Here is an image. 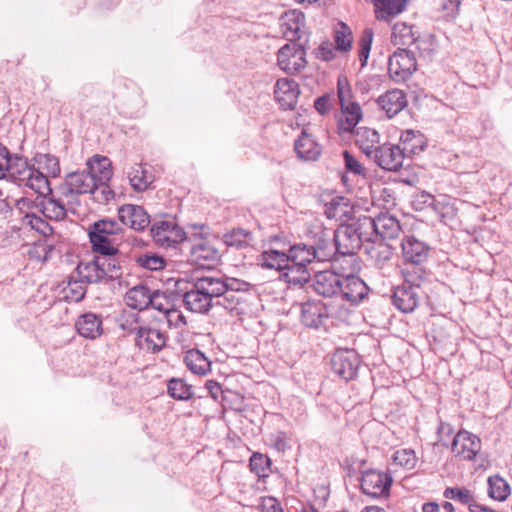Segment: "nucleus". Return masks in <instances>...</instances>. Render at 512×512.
I'll use <instances>...</instances> for the list:
<instances>
[{"label":"nucleus","mask_w":512,"mask_h":512,"mask_svg":"<svg viewBox=\"0 0 512 512\" xmlns=\"http://www.w3.org/2000/svg\"><path fill=\"white\" fill-rule=\"evenodd\" d=\"M334 42L336 50L340 52H349L352 49L353 34L346 23L339 22L335 27Z\"/></svg>","instance_id":"obj_47"},{"label":"nucleus","mask_w":512,"mask_h":512,"mask_svg":"<svg viewBox=\"0 0 512 512\" xmlns=\"http://www.w3.org/2000/svg\"><path fill=\"white\" fill-rule=\"evenodd\" d=\"M402 275L404 283L394 288L392 303L401 312L411 313L419 305V292L427 273L424 268L411 270L404 267Z\"/></svg>","instance_id":"obj_3"},{"label":"nucleus","mask_w":512,"mask_h":512,"mask_svg":"<svg viewBox=\"0 0 512 512\" xmlns=\"http://www.w3.org/2000/svg\"><path fill=\"white\" fill-rule=\"evenodd\" d=\"M299 93L298 83L293 79L281 78L275 84V99L284 109L295 108Z\"/></svg>","instance_id":"obj_23"},{"label":"nucleus","mask_w":512,"mask_h":512,"mask_svg":"<svg viewBox=\"0 0 512 512\" xmlns=\"http://www.w3.org/2000/svg\"><path fill=\"white\" fill-rule=\"evenodd\" d=\"M364 232L370 239L386 242L396 239L401 233L399 220L388 213H380L377 217L362 216Z\"/></svg>","instance_id":"obj_6"},{"label":"nucleus","mask_w":512,"mask_h":512,"mask_svg":"<svg viewBox=\"0 0 512 512\" xmlns=\"http://www.w3.org/2000/svg\"><path fill=\"white\" fill-rule=\"evenodd\" d=\"M118 218L123 224L135 231L145 230L151 223L146 210L135 204H124L118 208Z\"/></svg>","instance_id":"obj_18"},{"label":"nucleus","mask_w":512,"mask_h":512,"mask_svg":"<svg viewBox=\"0 0 512 512\" xmlns=\"http://www.w3.org/2000/svg\"><path fill=\"white\" fill-rule=\"evenodd\" d=\"M332 105L333 97L330 94H324L314 101V108L321 115H325L332 108Z\"/></svg>","instance_id":"obj_62"},{"label":"nucleus","mask_w":512,"mask_h":512,"mask_svg":"<svg viewBox=\"0 0 512 512\" xmlns=\"http://www.w3.org/2000/svg\"><path fill=\"white\" fill-rule=\"evenodd\" d=\"M137 264L150 271H158L165 267L166 261L157 254H143L137 257Z\"/></svg>","instance_id":"obj_54"},{"label":"nucleus","mask_w":512,"mask_h":512,"mask_svg":"<svg viewBox=\"0 0 512 512\" xmlns=\"http://www.w3.org/2000/svg\"><path fill=\"white\" fill-rule=\"evenodd\" d=\"M402 255L406 266L411 270L423 268V263L428 260L431 247L415 236H405L401 242Z\"/></svg>","instance_id":"obj_10"},{"label":"nucleus","mask_w":512,"mask_h":512,"mask_svg":"<svg viewBox=\"0 0 512 512\" xmlns=\"http://www.w3.org/2000/svg\"><path fill=\"white\" fill-rule=\"evenodd\" d=\"M415 202L427 207H432L437 212L440 210L441 203L437 201L433 195L425 191L417 195Z\"/></svg>","instance_id":"obj_64"},{"label":"nucleus","mask_w":512,"mask_h":512,"mask_svg":"<svg viewBox=\"0 0 512 512\" xmlns=\"http://www.w3.org/2000/svg\"><path fill=\"white\" fill-rule=\"evenodd\" d=\"M375 14L378 20L388 21L400 14L406 5V0H373Z\"/></svg>","instance_id":"obj_41"},{"label":"nucleus","mask_w":512,"mask_h":512,"mask_svg":"<svg viewBox=\"0 0 512 512\" xmlns=\"http://www.w3.org/2000/svg\"><path fill=\"white\" fill-rule=\"evenodd\" d=\"M86 166L97 185L108 183L112 177L111 161L105 156L94 155L87 161Z\"/></svg>","instance_id":"obj_32"},{"label":"nucleus","mask_w":512,"mask_h":512,"mask_svg":"<svg viewBox=\"0 0 512 512\" xmlns=\"http://www.w3.org/2000/svg\"><path fill=\"white\" fill-rule=\"evenodd\" d=\"M269 442L271 447L278 452H285L289 448L288 437L283 431L270 434Z\"/></svg>","instance_id":"obj_60"},{"label":"nucleus","mask_w":512,"mask_h":512,"mask_svg":"<svg viewBox=\"0 0 512 512\" xmlns=\"http://www.w3.org/2000/svg\"><path fill=\"white\" fill-rule=\"evenodd\" d=\"M343 158L348 172L355 175H365V168L349 151L345 150L343 152Z\"/></svg>","instance_id":"obj_61"},{"label":"nucleus","mask_w":512,"mask_h":512,"mask_svg":"<svg viewBox=\"0 0 512 512\" xmlns=\"http://www.w3.org/2000/svg\"><path fill=\"white\" fill-rule=\"evenodd\" d=\"M271 242L275 243L277 247L264 250L258 256L257 261L262 268L275 269L281 273L284 267L288 265L287 263H289L287 252L279 248L280 239L278 237H273Z\"/></svg>","instance_id":"obj_26"},{"label":"nucleus","mask_w":512,"mask_h":512,"mask_svg":"<svg viewBox=\"0 0 512 512\" xmlns=\"http://www.w3.org/2000/svg\"><path fill=\"white\" fill-rule=\"evenodd\" d=\"M294 150L299 158L305 161H315L321 155L322 147L312 135L303 130L295 140Z\"/></svg>","instance_id":"obj_28"},{"label":"nucleus","mask_w":512,"mask_h":512,"mask_svg":"<svg viewBox=\"0 0 512 512\" xmlns=\"http://www.w3.org/2000/svg\"><path fill=\"white\" fill-rule=\"evenodd\" d=\"M342 274H338L332 270H324L318 272L313 279L314 291L323 297L339 296L341 290Z\"/></svg>","instance_id":"obj_21"},{"label":"nucleus","mask_w":512,"mask_h":512,"mask_svg":"<svg viewBox=\"0 0 512 512\" xmlns=\"http://www.w3.org/2000/svg\"><path fill=\"white\" fill-rule=\"evenodd\" d=\"M287 257L289 263L301 264L305 267L315 261L311 246L303 243L290 246L287 251Z\"/></svg>","instance_id":"obj_44"},{"label":"nucleus","mask_w":512,"mask_h":512,"mask_svg":"<svg viewBox=\"0 0 512 512\" xmlns=\"http://www.w3.org/2000/svg\"><path fill=\"white\" fill-rule=\"evenodd\" d=\"M252 233L246 229L237 228L223 235V242L228 247L242 249L250 245Z\"/></svg>","instance_id":"obj_45"},{"label":"nucleus","mask_w":512,"mask_h":512,"mask_svg":"<svg viewBox=\"0 0 512 512\" xmlns=\"http://www.w3.org/2000/svg\"><path fill=\"white\" fill-rule=\"evenodd\" d=\"M359 365V356L352 349L337 350L331 359L332 371L346 381L356 376Z\"/></svg>","instance_id":"obj_15"},{"label":"nucleus","mask_w":512,"mask_h":512,"mask_svg":"<svg viewBox=\"0 0 512 512\" xmlns=\"http://www.w3.org/2000/svg\"><path fill=\"white\" fill-rule=\"evenodd\" d=\"M337 94L342 111L338 122L339 129L343 132H352L362 118V109L358 103L351 100V90L341 79L338 80Z\"/></svg>","instance_id":"obj_7"},{"label":"nucleus","mask_w":512,"mask_h":512,"mask_svg":"<svg viewBox=\"0 0 512 512\" xmlns=\"http://www.w3.org/2000/svg\"><path fill=\"white\" fill-rule=\"evenodd\" d=\"M76 272L80 280L88 284L100 283L105 279V273L101 268L98 256H95L91 261L79 262Z\"/></svg>","instance_id":"obj_33"},{"label":"nucleus","mask_w":512,"mask_h":512,"mask_svg":"<svg viewBox=\"0 0 512 512\" xmlns=\"http://www.w3.org/2000/svg\"><path fill=\"white\" fill-rule=\"evenodd\" d=\"M85 283L79 280H70L64 289L65 298L72 302H79L84 299L86 294Z\"/></svg>","instance_id":"obj_55"},{"label":"nucleus","mask_w":512,"mask_h":512,"mask_svg":"<svg viewBox=\"0 0 512 512\" xmlns=\"http://www.w3.org/2000/svg\"><path fill=\"white\" fill-rule=\"evenodd\" d=\"M445 498L454 499L470 508V504L474 502L471 492L465 488L448 487L443 493Z\"/></svg>","instance_id":"obj_56"},{"label":"nucleus","mask_w":512,"mask_h":512,"mask_svg":"<svg viewBox=\"0 0 512 512\" xmlns=\"http://www.w3.org/2000/svg\"><path fill=\"white\" fill-rule=\"evenodd\" d=\"M212 276L197 278L190 290L183 294V303L187 310L193 313L206 314L216 304L218 299Z\"/></svg>","instance_id":"obj_4"},{"label":"nucleus","mask_w":512,"mask_h":512,"mask_svg":"<svg viewBox=\"0 0 512 512\" xmlns=\"http://www.w3.org/2000/svg\"><path fill=\"white\" fill-rule=\"evenodd\" d=\"M250 469L259 478L267 477L270 472L271 460L268 456L255 452L250 457Z\"/></svg>","instance_id":"obj_52"},{"label":"nucleus","mask_w":512,"mask_h":512,"mask_svg":"<svg viewBox=\"0 0 512 512\" xmlns=\"http://www.w3.org/2000/svg\"><path fill=\"white\" fill-rule=\"evenodd\" d=\"M123 232L122 225L115 219L102 218L93 222L88 228L92 251L108 256L119 254Z\"/></svg>","instance_id":"obj_2"},{"label":"nucleus","mask_w":512,"mask_h":512,"mask_svg":"<svg viewBox=\"0 0 512 512\" xmlns=\"http://www.w3.org/2000/svg\"><path fill=\"white\" fill-rule=\"evenodd\" d=\"M393 461L403 468L413 469L416 465L415 452L410 449L398 450L393 454Z\"/></svg>","instance_id":"obj_58"},{"label":"nucleus","mask_w":512,"mask_h":512,"mask_svg":"<svg viewBox=\"0 0 512 512\" xmlns=\"http://www.w3.org/2000/svg\"><path fill=\"white\" fill-rule=\"evenodd\" d=\"M510 486L499 475H493L488 478V495L490 498L498 501H504L510 495Z\"/></svg>","instance_id":"obj_48"},{"label":"nucleus","mask_w":512,"mask_h":512,"mask_svg":"<svg viewBox=\"0 0 512 512\" xmlns=\"http://www.w3.org/2000/svg\"><path fill=\"white\" fill-rule=\"evenodd\" d=\"M341 282L338 298L351 304L360 303L369 293L367 284L356 275H342Z\"/></svg>","instance_id":"obj_19"},{"label":"nucleus","mask_w":512,"mask_h":512,"mask_svg":"<svg viewBox=\"0 0 512 512\" xmlns=\"http://www.w3.org/2000/svg\"><path fill=\"white\" fill-rule=\"evenodd\" d=\"M18 159L16 158L14 163L7 147L0 143V179L4 178L5 173L8 172L18 181V172H21V165Z\"/></svg>","instance_id":"obj_46"},{"label":"nucleus","mask_w":512,"mask_h":512,"mask_svg":"<svg viewBox=\"0 0 512 512\" xmlns=\"http://www.w3.org/2000/svg\"><path fill=\"white\" fill-rule=\"evenodd\" d=\"M150 234L154 242L164 248L175 247L186 240L185 231L175 219L154 220L150 227Z\"/></svg>","instance_id":"obj_8"},{"label":"nucleus","mask_w":512,"mask_h":512,"mask_svg":"<svg viewBox=\"0 0 512 512\" xmlns=\"http://www.w3.org/2000/svg\"><path fill=\"white\" fill-rule=\"evenodd\" d=\"M97 256L101 264V268L104 270L105 279L108 278L109 280H115L122 276L121 261L118 258V254H113L111 256L99 254Z\"/></svg>","instance_id":"obj_49"},{"label":"nucleus","mask_w":512,"mask_h":512,"mask_svg":"<svg viewBox=\"0 0 512 512\" xmlns=\"http://www.w3.org/2000/svg\"><path fill=\"white\" fill-rule=\"evenodd\" d=\"M392 41L396 45H410L417 43V48L421 49V44L428 42L415 38L412 27L406 23H396L392 29Z\"/></svg>","instance_id":"obj_42"},{"label":"nucleus","mask_w":512,"mask_h":512,"mask_svg":"<svg viewBox=\"0 0 512 512\" xmlns=\"http://www.w3.org/2000/svg\"><path fill=\"white\" fill-rule=\"evenodd\" d=\"M277 63L279 68L288 74L301 71L307 63L304 47L298 43L285 44L277 53Z\"/></svg>","instance_id":"obj_11"},{"label":"nucleus","mask_w":512,"mask_h":512,"mask_svg":"<svg viewBox=\"0 0 512 512\" xmlns=\"http://www.w3.org/2000/svg\"><path fill=\"white\" fill-rule=\"evenodd\" d=\"M192 261L201 264V261H217L220 258L219 251L205 238L198 239L190 246Z\"/></svg>","instance_id":"obj_38"},{"label":"nucleus","mask_w":512,"mask_h":512,"mask_svg":"<svg viewBox=\"0 0 512 512\" xmlns=\"http://www.w3.org/2000/svg\"><path fill=\"white\" fill-rule=\"evenodd\" d=\"M152 293L147 285L139 284L127 291L124 300L130 308L143 311L149 308Z\"/></svg>","instance_id":"obj_35"},{"label":"nucleus","mask_w":512,"mask_h":512,"mask_svg":"<svg viewBox=\"0 0 512 512\" xmlns=\"http://www.w3.org/2000/svg\"><path fill=\"white\" fill-rule=\"evenodd\" d=\"M353 208L349 204V200L342 196L333 197L328 203L325 204V215L329 219L337 221H344L351 217Z\"/></svg>","instance_id":"obj_39"},{"label":"nucleus","mask_w":512,"mask_h":512,"mask_svg":"<svg viewBox=\"0 0 512 512\" xmlns=\"http://www.w3.org/2000/svg\"><path fill=\"white\" fill-rule=\"evenodd\" d=\"M405 152L399 145L391 143L381 144L370 158L379 167L387 171H397L402 167Z\"/></svg>","instance_id":"obj_17"},{"label":"nucleus","mask_w":512,"mask_h":512,"mask_svg":"<svg viewBox=\"0 0 512 512\" xmlns=\"http://www.w3.org/2000/svg\"><path fill=\"white\" fill-rule=\"evenodd\" d=\"M167 392L176 400H189L193 396L192 386L179 378H172L168 381Z\"/></svg>","instance_id":"obj_51"},{"label":"nucleus","mask_w":512,"mask_h":512,"mask_svg":"<svg viewBox=\"0 0 512 512\" xmlns=\"http://www.w3.org/2000/svg\"><path fill=\"white\" fill-rule=\"evenodd\" d=\"M310 246L313 257L318 262L332 261L339 255L334 236L328 235L326 232L318 234L315 244Z\"/></svg>","instance_id":"obj_27"},{"label":"nucleus","mask_w":512,"mask_h":512,"mask_svg":"<svg viewBox=\"0 0 512 512\" xmlns=\"http://www.w3.org/2000/svg\"><path fill=\"white\" fill-rule=\"evenodd\" d=\"M123 330H128L130 334H136V345L141 349H146L153 353L160 351L166 344V336L160 330L140 326L136 323L134 327H127L125 323L121 324Z\"/></svg>","instance_id":"obj_13"},{"label":"nucleus","mask_w":512,"mask_h":512,"mask_svg":"<svg viewBox=\"0 0 512 512\" xmlns=\"http://www.w3.org/2000/svg\"><path fill=\"white\" fill-rule=\"evenodd\" d=\"M451 449L460 459L473 461L481 451V440L466 430H460L453 439Z\"/></svg>","instance_id":"obj_16"},{"label":"nucleus","mask_w":512,"mask_h":512,"mask_svg":"<svg viewBox=\"0 0 512 512\" xmlns=\"http://www.w3.org/2000/svg\"><path fill=\"white\" fill-rule=\"evenodd\" d=\"M279 278L289 286L302 287L310 280V273L307 267L294 263H287Z\"/></svg>","instance_id":"obj_37"},{"label":"nucleus","mask_w":512,"mask_h":512,"mask_svg":"<svg viewBox=\"0 0 512 512\" xmlns=\"http://www.w3.org/2000/svg\"><path fill=\"white\" fill-rule=\"evenodd\" d=\"M301 323L313 329H319L329 320L328 308L321 301H307L301 305Z\"/></svg>","instance_id":"obj_20"},{"label":"nucleus","mask_w":512,"mask_h":512,"mask_svg":"<svg viewBox=\"0 0 512 512\" xmlns=\"http://www.w3.org/2000/svg\"><path fill=\"white\" fill-rule=\"evenodd\" d=\"M304 28V14L301 12L292 11L287 13L284 22L281 25V31L285 39L290 43H296L303 35Z\"/></svg>","instance_id":"obj_31"},{"label":"nucleus","mask_w":512,"mask_h":512,"mask_svg":"<svg viewBox=\"0 0 512 512\" xmlns=\"http://www.w3.org/2000/svg\"><path fill=\"white\" fill-rule=\"evenodd\" d=\"M373 40V31L370 28H367L363 31V34L359 40V59L362 62V65H365L367 59L369 57V53L371 50Z\"/></svg>","instance_id":"obj_59"},{"label":"nucleus","mask_w":512,"mask_h":512,"mask_svg":"<svg viewBox=\"0 0 512 512\" xmlns=\"http://www.w3.org/2000/svg\"><path fill=\"white\" fill-rule=\"evenodd\" d=\"M417 70V61L414 54L406 49L398 48L388 61V71L396 82L408 80Z\"/></svg>","instance_id":"obj_9"},{"label":"nucleus","mask_w":512,"mask_h":512,"mask_svg":"<svg viewBox=\"0 0 512 512\" xmlns=\"http://www.w3.org/2000/svg\"><path fill=\"white\" fill-rule=\"evenodd\" d=\"M98 185L94 181V176L87 169L69 173L64 184L61 186V195L65 198L74 195L95 193Z\"/></svg>","instance_id":"obj_12"},{"label":"nucleus","mask_w":512,"mask_h":512,"mask_svg":"<svg viewBox=\"0 0 512 512\" xmlns=\"http://www.w3.org/2000/svg\"><path fill=\"white\" fill-rule=\"evenodd\" d=\"M363 252L381 268L392 258L393 247L387 242L369 239L364 244Z\"/></svg>","instance_id":"obj_30"},{"label":"nucleus","mask_w":512,"mask_h":512,"mask_svg":"<svg viewBox=\"0 0 512 512\" xmlns=\"http://www.w3.org/2000/svg\"><path fill=\"white\" fill-rule=\"evenodd\" d=\"M400 149L406 156L419 154L426 147V140L420 131L405 130L400 135Z\"/></svg>","instance_id":"obj_36"},{"label":"nucleus","mask_w":512,"mask_h":512,"mask_svg":"<svg viewBox=\"0 0 512 512\" xmlns=\"http://www.w3.org/2000/svg\"><path fill=\"white\" fill-rule=\"evenodd\" d=\"M75 328L81 337L90 340L100 337L104 332L101 315L93 312L81 314L75 321Z\"/></svg>","instance_id":"obj_25"},{"label":"nucleus","mask_w":512,"mask_h":512,"mask_svg":"<svg viewBox=\"0 0 512 512\" xmlns=\"http://www.w3.org/2000/svg\"><path fill=\"white\" fill-rule=\"evenodd\" d=\"M261 512H284L280 502L274 497H263L260 504Z\"/></svg>","instance_id":"obj_63"},{"label":"nucleus","mask_w":512,"mask_h":512,"mask_svg":"<svg viewBox=\"0 0 512 512\" xmlns=\"http://www.w3.org/2000/svg\"><path fill=\"white\" fill-rule=\"evenodd\" d=\"M127 177L133 190L142 192L147 190L150 185L154 182V176L146 167L142 164H133L127 171Z\"/></svg>","instance_id":"obj_34"},{"label":"nucleus","mask_w":512,"mask_h":512,"mask_svg":"<svg viewBox=\"0 0 512 512\" xmlns=\"http://www.w3.org/2000/svg\"><path fill=\"white\" fill-rule=\"evenodd\" d=\"M362 218L359 217L348 225H342L333 231L334 240L340 256H354L358 250H364V244L370 238L363 228Z\"/></svg>","instance_id":"obj_5"},{"label":"nucleus","mask_w":512,"mask_h":512,"mask_svg":"<svg viewBox=\"0 0 512 512\" xmlns=\"http://www.w3.org/2000/svg\"><path fill=\"white\" fill-rule=\"evenodd\" d=\"M392 481L389 474L370 469L362 473L361 490L365 495L374 499L388 496Z\"/></svg>","instance_id":"obj_14"},{"label":"nucleus","mask_w":512,"mask_h":512,"mask_svg":"<svg viewBox=\"0 0 512 512\" xmlns=\"http://www.w3.org/2000/svg\"><path fill=\"white\" fill-rule=\"evenodd\" d=\"M184 363L196 375H206L211 368L209 359L198 349L188 350L184 356Z\"/></svg>","instance_id":"obj_40"},{"label":"nucleus","mask_w":512,"mask_h":512,"mask_svg":"<svg viewBox=\"0 0 512 512\" xmlns=\"http://www.w3.org/2000/svg\"><path fill=\"white\" fill-rule=\"evenodd\" d=\"M35 209L24 210L25 215L22 218V224L25 226H29L31 229L39 232L43 236H48L52 233V227L49 223L36 215L34 212Z\"/></svg>","instance_id":"obj_50"},{"label":"nucleus","mask_w":512,"mask_h":512,"mask_svg":"<svg viewBox=\"0 0 512 512\" xmlns=\"http://www.w3.org/2000/svg\"><path fill=\"white\" fill-rule=\"evenodd\" d=\"M164 317L169 328L182 329L187 325L184 314L175 304L164 314Z\"/></svg>","instance_id":"obj_57"},{"label":"nucleus","mask_w":512,"mask_h":512,"mask_svg":"<svg viewBox=\"0 0 512 512\" xmlns=\"http://www.w3.org/2000/svg\"><path fill=\"white\" fill-rule=\"evenodd\" d=\"M48 195H39L36 201L29 198H21L17 201V207L20 210L35 209L41 212L46 218L53 220H63L66 217V212H62L61 209L55 207L52 204V200L47 199Z\"/></svg>","instance_id":"obj_22"},{"label":"nucleus","mask_w":512,"mask_h":512,"mask_svg":"<svg viewBox=\"0 0 512 512\" xmlns=\"http://www.w3.org/2000/svg\"><path fill=\"white\" fill-rule=\"evenodd\" d=\"M378 107L392 118L401 112L408 104L406 94L400 89H391L380 95L377 100Z\"/></svg>","instance_id":"obj_24"},{"label":"nucleus","mask_w":512,"mask_h":512,"mask_svg":"<svg viewBox=\"0 0 512 512\" xmlns=\"http://www.w3.org/2000/svg\"><path fill=\"white\" fill-rule=\"evenodd\" d=\"M173 305V300L169 295L160 290H153L149 307L164 315Z\"/></svg>","instance_id":"obj_53"},{"label":"nucleus","mask_w":512,"mask_h":512,"mask_svg":"<svg viewBox=\"0 0 512 512\" xmlns=\"http://www.w3.org/2000/svg\"><path fill=\"white\" fill-rule=\"evenodd\" d=\"M355 143L366 157L370 159L381 145L380 135L375 129L359 127L355 131Z\"/></svg>","instance_id":"obj_29"},{"label":"nucleus","mask_w":512,"mask_h":512,"mask_svg":"<svg viewBox=\"0 0 512 512\" xmlns=\"http://www.w3.org/2000/svg\"><path fill=\"white\" fill-rule=\"evenodd\" d=\"M18 161L21 165V172H18L19 185L28 187L39 195H50L52 189L48 178L59 176V159L49 153H36L31 164L23 158Z\"/></svg>","instance_id":"obj_1"},{"label":"nucleus","mask_w":512,"mask_h":512,"mask_svg":"<svg viewBox=\"0 0 512 512\" xmlns=\"http://www.w3.org/2000/svg\"><path fill=\"white\" fill-rule=\"evenodd\" d=\"M213 282L217 283L215 285V290L218 298H221L222 295L226 293H235L239 291H247L249 288V283L238 280L236 278H222V277H212Z\"/></svg>","instance_id":"obj_43"}]
</instances>
